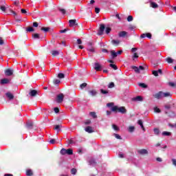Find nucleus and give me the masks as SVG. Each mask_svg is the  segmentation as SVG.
<instances>
[{
	"label": "nucleus",
	"mask_w": 176,
	"mask_h": 176,
	"mask_svg": "<svg viewBox=\"0 0 176 176\" xmlns=\"http://www.w3.org/2000/svg\"><path fill=\"white\" fill-rule=\"evenodd\" d=\"M38 25H39V23H38V22H34L33 23V27H38Z\"/></svg>",
	"instance_id": "nucleus-62"
},
{
	"label": "nucleus",
	"mask_w": 176,
	"mask_h": 176,
	"mask_svg": "<svg viewBox=\"0 0 176 176\" xmlns=\"http://www.w3.org/2000/svg\"><path fill=\"white\" fill-rule=\"evenodd\" d=\"M126 36H127V32L126 31H122L118 33V36L120 38H124Z\"/></svg>",
	"instance_id": "nucleus-15"
},
{
	"label": "nucleus",
	"mask_w": 176,
	"mask_h": 176,
	"mask_svg": "<svg viewBox=\"0 0 176 176\" xmlns=\"http://www.w3.org/2000/svg\"><path fill=\"white\" fill-rule=\"evenodd\" d=\"M6 96L9 100H13V98H14V96H13V94L10 92H7Z\"/></svg>",
	"instance_id": "nucleus-18"
},
{
	"label": "nucleus",
	"mask_w": 176,
	"mask_h": 176,
	"mask_svg": "<svg viewBox=\"0 0 176 176\" xmlns=\"http://www.w3.org/2000/svg\"><path fill=\"white\" fill-rule=\"evenodd\" d=\"M129 133H133L134 131V130H135V127L131 126L129 127Z\"/></svg>",
	"instance_id": "nucleus-37"
},
{
	"label": "nucleus",
	"mask_w": 176,
	"mask_h": 176,
	"mask_svg": "<svg viewBox=\"0 0 176 176\" xmlns=\"http://www.w3.org/2000/svg\"><path fill=\"white\" fill-rule=\"evenodd\" d=\"M60 127H61L60 125H55V127L54 128V130H56L57 133L60 132Z\"/></svg>",
	"instance_id": "nucleus-36"
},
{
	"label": "nucleus",
	"mask_w": 176,
	"mask_h": 176,
	"mask_svg": "<svg viewBox=\"0 0 176 176\" xmlns=\"http://www.w3.org/2000/svg\"><path fill=\"white\" fill-rule=\"evenodd\" d=\"M33 173H32V170H28L27 171H26V175L27 176H32V175H33Z\"/></svg>",
	"instance_id": "nucleus-34"
},
{
	"label": "nucleus",
	"mask_w": 176,
	"mask_h": 176,
	"mask_svg": "<svg viewBox=\"0 0 176 176\" xmlns=\"http://www.w3.org/2000/svg\"><path fill=\"white\" fill-rule=\"evenodd\" d=\"M113 105H115V103L113 102H109L107 104V107H109V108H111V107H112V108H113Z\"/></svg>",
	"instance_id": "nucleus-46"
},
{
	"label": "nucleus",
	"mask_w": 176,
	"mask_h": 176,
	"mask_svg": "<svg viewBox=\"0 0 176 176\" xmlns=\"http://www.w3.org/2000/svg\"><path fill=\"white\" fill-rule=\"evenodd\" d=\"M97 90L96 89H91L88 91V94L89 97H96L97 96Z\"/></svg>",
	"instance_id": "nucleus-8"
},
{
	"label": "nucleus",
	"mask_w": 176,
	"mask_h": 176,
	"mask_svg": "<svg viewBox=\"0 0 176 176\" xmlns=\"http://www.w3.org/2000/svg\"><path fill=\"white\" fill-rule=\"evenodd\" d=\"M94 69L96 71H101L102 69V66L96 62L94 63Z\"/></svg>",
	"instance_id": "nucleus-13"
},
{
	"label": "nucleus",
	"mask_w": 176,
	"mask_h": 176,
	"mask_svg": "<svg viewBox=\"0 0 176 176\" xmlns=\"http://www.w3.org/2000/svg\"><path fill=\"white\" fill-rule=\"evenodd\" d=\"M152 74H153V75H154V76H159V73H158V72L156 71V70H153V71L152 72Z\"/></svg>",
	"instance_id": "nucleus-47"
},
{
	"label": "nucleus",
	"mask_w": 176,
	"mask_h": 176,
	"mask_svg": "<svg viewBox=\"0 0 176 176\" xmlns=\"http://www.w3.org/2000/svg\"><path fill=\"white\" fill-rule=\"evenodd\" d=\"M100 9L98 8H95V12H96V14L100 13Z\"/></svg>",
	"instance_id": "nucleus-61"
},
{
	"label": "nucleus",
	"mask_w": 176,
	"mask_h": 176,
	"mask_svg": "<svg viewBox=\"0 0 176 176\" xmlns=\"http://www.w3.org/2000/svg\"><path fill=\"white\" fill-rule=\"evenodd\" d=\"M58 10L62 14H65L67 13V11L64 8H59Z\"/></svg>",
	"instance_id": "nucleus-39"
},
{
	"label": "nucleus",
	"mask_w": 176,
	"mask_h": 176,
	"mask_svg": "<svg viewBox=\"0 0 176 176\" xmlns=\"http://www.w3.org/2000/svg\"><path fill=\"white\" fill-rule=\"evenodd\" d=\"M10 82V80H9V79L8 78H3L1 80V85H7V83H9Z\"/></svg>",
	"instance_id": "nucleus-20"
},
{
	"label": "nucleus",
	"mask_w": 176,
	"mask_h": 176,
	"mask_svg": "<svg viewBox=\"0 0 176 176\" xmlns=\"http://www.w3.org/2000/svg\"><path fill=\"white\" fill-rule=\"evenodd\" d=\"M104 31H105V25L101 24L99 30L98 31V35H104Z\"/></svg>",
	"instance_id": "nucleus-4"
},
{
	"label": "nucleus",
	"mask_w": 176,
	"mask_h": 176,
	"mask_svg": "<svg viewBox=\"0 0 176 176\" xmlns=\"http://www.w3.org/2000/svg\"><path fill=\"white\" fill-rule=\"evenodd\" d=\"M132 69H133L136 74H140V69L138 67L132 66Z\"/></svg>",
	"instance_id": "nucleus-25"
},
{
	"label": "nucleus",
	"mask_w": 176,
	"mask_h": 176,
	"mask_svg": "<svg viewBox=\"0 0 176 176\" xmlns=\"http://www.w3.org/2000/svg\"><path fill=\"white\" fill-rule=\"evenodd\" d=\"M67 31H69V29L66 28V29L62 30L60 31V34H65V32H67Z\"/></svg>",
	"instance_id": "nucleus-53"
},
{
	"label": "nucleus",
	"mask_w": 176,
	"mask_h": 176,
	"mask_svg": "<svg viewBox=\"0 0 176 176\" xmlns=\"http://www.w3.org/2000/svg\"><path fill=\"white\" fill-rule=\"evenodd\" d=\"M172 162H173V166H176V160L175 159H172Z\"/></svg>",
	"instance_id": "nucleus-64"
},
{
	"label": "nucleus",
	"mask_w": 176,
	"mask_h": 176,
	"mask_svg": "<svg viewBox=\"0 0 176 176\" xmlns=\"http://www.w3.org/2000/svg\"><path fill=\"white\" fill-rule=\"evenodd\" d=\"M111 110L112 111V112H115L116 113H117V112H119L120 113H127V109H126V107H118V106H113V107H111Z\"/></svg>",
	"instance_id": "nucleus-1"
},
{
	"label": "nucleus",
	"mask_w": 176,
	"mask_h": 176,
	"mask_svg": "<svg viewBox=\"0 0 176 176\" xmlns=\"http://www.w3.org/2000/svg\"><path fill=\"white\" fill-rule=\"evenodd\" d=\"M10 12H11V13H12V14H14V18L16 19V21H21V16L18 15L17 13L14 11H13V10L10 9Z\"/></svg>",
	"instance_id": "nucleus-5"
},
{
	"label": "nucleus",
	"mask_w": 176,
	"mask_h": 176,
	"mask_svg": "<svg viewBox=\"0 0 176 176\" xmlns=\"http://www.w3.org/2000/svg\"><path fill=\"white\" fill-rule=\"evenodd\" d=\"M138 153H139V155H148V150L143 148V149H140L138 151Z\"/></svg>",
	"instance_id": "nucleus-14"
},
{
	"label": "nucleus",
	"mask_w": 176,
	"mask_h": 176,
	"mask_svg": "<svg viewBox=\"0 0 176 176\" xmlns=\"http://www.w3.org/2000/svg\"><path fill=\"white\" fill-rule=\"evenodd\" d=\"M109 67H111V68H113V69H114L115 71H116L118 69V66H116V65H115V64L111 63L109 65Z\"/></svg>",
	"instance_id": "nucleus-32"
},
{
	"label": "nucleus",
	"mask_w": 176,
	"mask_h": 176,
	"mask_svg": "<svg viewBox=\"0 0 176 176\" xmlns=\"http://www.w3.org/2000/svg\"><path fill=\"white\" fill-rule=\"evenodd\" d=\"M56 101L58 104H60V102H63L64 101V94H60L56 97Z\"/></svg>",
	"instance_id": "nucleus-7"
},
{
	"label": "nucleus",
	"mask_w": 176,
	"mask_h": 176,
	"mask_svg": "<svg viewBox=\"0 0 176 176\" xmlns=\"http://www.w3.org/2000/svg\"><path fill=\"white\" fill-rule=\"evenodd\" d=\"M162 135H166L168 137V136L171 135V133L167 132V131H164V132H162Z\"/></svg>",
	"instance_id": "nucleus-43"
},
{
	"label": "nucleus",
	"mask_w": 176,
	"mask_h": 176,
	"mask_svg": "<svg viewBox=\"0 0 176 176\" xmlns=\"http://www.w3.org/2000/svg\"><path fill=\"white\" fill-rule=\"evenodd\" d=\"M170 96H171V94H170V92L164 93L163 91H159L158 93L153 95V97L155 98H157V100H160V98L170 97Z\"/></svg>",
	"instance_id": "nucleus-2"
},
{
	"label": "nucleus",
	"mask_w": 176,
	"mask_h": 176,
	"mask_svg": "<svg viewBox=\"0 0 176 176\" xmlns=\"http://www.w3.org/2000/svg\"><path fill=\"white\" fill-rule=\"evenodd\" d=\"M60 82H61V81L58 79H54V80H53V83L55 85H58L60 83Z\"/></svg>",
	"instance_id": "nucleus-45"
},
{
	"label": "nucleus",
	"mask_w": 176,
	"mask_h": 176,
	"mask_svg": "<svg viewBox=\"0 0 176 176\" xmlns=\"http://www.w3.org/2000/svg\"><path fill=\"white\" fill-rule=\"evenodd\" d=\"M85 131L86 133H89V134H91V133H94V129L93 126H87L85 129Z\"/></svg>",
	"instance_id": "nucleus-11"
},
{
	"label": "nucleus",
	"mask_w": 176,
	"mask_h": 176,
	"mask_svg": "<svg viewBox=\"0 0 176 176\" xmlns=\"http://www.w3.org/2000/svg\"><path fill=\"white\" fill-rule=\"evenodd\" d=\"M56 143V140L55 139H52L50 141V144H55Z\"/></svg>",
	"instance_id": "nucleus-63"
},
{
	"label": "nucleus",
	"mask_w": 176,
	"mask_h": 176,
	"mask_svg": "<svg viewBox=\"0 0 176 176\" xmlns=\"http://www.w3.org/2000/svg\"><path fill=\"white\" fill-rule=\"evenodd\" d=\"M26 31H28V32H34V31H35V30L32 27H28L26 29Z\"/></svg>",
	"instance_id": "nucleus-33"
},
{
	"label": "nucleus",
	"mask_w": 176,
	"mask_h": 176,
	"mask_svg": "<svg viewBox=\"0 0 176 176\" xmlns=\"http://www.w3.org/2000/svg\"><path fill=\"white\" fill-rule=\"evenodd\" d=\"M88 52H91V53H94V47H91V48L88 49Z\"/></svg>",
	"instance_id": "nucleus-58"
},
{
	"label": "nucleus",
	"mask_w": 176,
	"mask_h": 176,
	"mask_svg": "<svg viewBox=\"0 0 176 176\" xmlns=\"http://www.w3.org/2000/svg\"><path fill=\"white\" fill-rule=\"evenodd\" d=\"M165 61L168 64H173L174 63V59L171 58L170 57H168L165 59Z\"/></svg>",
	"instance_id": "nucleus-24"
},
{
	"label": "nucleus",
	"mask_w": 176,
	"mask_h": 176,
	"mask_svg": "<svg viewBox=\"0 0 176 176\" xmlns=\"http://www.w3.org/2000/svg\"><path fill=\"white\" fill-rule=\"evenodd\" d=\"M113 129H114V130H116V131H118V130H119V127H118V126H116V125H115V124H113Z\"/></svg>",
	"instance_id": "nucleus-55"
},
{
	"label": "nucleus",
	"mask_w": 176,
	"mask_h": 176,
	"mask_svg": "<svg viewBox=\"0 0 176 176\" xmlns=\"http://www.w3.org/2000/svg\"><path fill=\"white\" fill-rule=\"evenodd\" d=\"M54 111L55 113H58V112H60V109H58V107H54Z\"/></svg>",
	"instance_id": "nucleus-54"
},
{
	"label": "nucleus",
	"mask_w": 176,
	"mask_h": 176,
	"mask_svg": "<svg viewBox=\"0 0 176 176\" xmlns=\"http://www.w3.org/2000/svg\"><path fill=\"white\" fill-rule=\"evenodd\" d=\"M58 78H59V79H64V78H65V74L63 73H59L58 74Z\"/></svg>",
	"instance_id": "nucleus-30"
},
{
	"label": "nucleus",
	"mask_w": 176,
	"mask_h": 176,
	"mask_svg": "<svg viewBox=\"0 0 176 176\" xmlns=\"http://www.w3.org/2000/svg\"><path fill=\"white\" fill-rule=\"evenodd\" d=\"M154 111L156 112L157 113H160V112H162V111L160 110V109L157 108V107H155L154 108Z\"/></svg>",
	"instance_id": "nucleus-48"
},
{
	"label": "nucleus",
	"mask_w": 176,
	"mask_h": 176,
	"mask_svg": "<svg viewBox=\"0 0 176 176\" xmlns=\"http://www.w3.org/2000/svg\"><path fill=\"white\" fill-rule=\"evenodd\" d=\"M52 54L54 57H56V56H58V54H60V52L57 50H53L52 52Z\"/></svg>",
	"instance_id": "nucleus-26"
},
{
	"label": "nucleus",
	"mask_w": 176,
	"mask_h": 176,
	"mask_svg": "<svg viewBox=\"0 0 176 176\" xmlns=\"http://www.w3.org/2000/svg\"><path fill=\"white\" fill-rule=\"evenodd\" d=\"M21 13H22L23 14H27V10L21 9Z\"/></svg>",
	"instance_id": "nucleus-57"
},
{
	"label": "nucleus",
	"mask_w": 176,
	"mask_h": 176,
	"mask_svg": "<svg viewBox=\"0 0 176 176\" xmlns=\"http://www.w3.org/2000/svg\"><path fill=\"white\" fill-rule=\"evenodd\" d=\"M87 86V83L83 82L82 84H81L80 85V87L81 90H83V89H85V87H86Z\"/></svg>",
	"instance_id": "nucleus-38"
},
{
	"label": "nucleus",
	"mask_w": 176,
	"mask_h": 176,
	"mask_svg": "<svg viewBox=\"0 0 176 176\" xmlns=\"http://www.w3.org/2000/svg\"><path fill=\"white\" fill-rule=\"evenodd\" d=\"M111 54V56L113 57V58H116L117 56V54H116V52H115V50H111L110 52Z\"/></svg>",
	"instance_id": "nucleus-28"
},
{
	"label": "nucleus",
	"mask_w": 176,
	"mask_h": 176,
	"mask_svg": "<svg viewBox=\"0 0 176 176\" xmlns=\"http://www.w3.org/2000/svg\"><path fill=\"white\" fill-rule=\"evenodd\" d=\"M30 96H31V97H35V96H36V94H38V91L35 90V89H32L30 91V92L29 93Z\"/></svg>",
	"instance_id": "nucleus-17"
},
{
	"label": "nucleus",
	"mask_w": 176,
	"mask_h": 176,
	"mask_svg": "<svg viewBox=\"0 0 176 176\" xmlns=\"http://www.w3.org/2000/svg\"><path fill=\"white\" fill-rule=\"evenodd\" d=\"M71 173L73 175H75V174H76V173H78V170H76V168H72L71 170Z\"/></svg>",
	"instance_id": "nucleus-44"
},
{
	"label": "nucleus",
	"mask_w": 176,
	"mask_h": 176,
	"mask_svg": "<svg viewBox=\"0 0 176 176\" xmlns=\"http://www.w3.org/2000/svg\"><path fill=\"white\" fill-rule=\"evenodd\" d=\"M151 8H153V9H156V8L159 7V6L155 2H151Z\"/></svg>",
	"instance_id": "nucleus-31"
},
{
	"label": "nucleus",
	"mask_w": 176,
	"mask_h": 176,
	"mask_svg": "<svg viewBox=\"0 0 176 176\" xmlns=\"http://www.w3.org/2000/svg\"><path fill=\"white\" fill-rule=\"evenodd\" d=\"M138 54H137L136 52H135L134 54H133V58H138Z\"/></svg>",
	"instance_id": "nucleus-60"
},
{
	"label": "nucleus",
	"mask_w": 176,
	"mask_h": 176,
	"mask_svg": "<svg viewBox=\"0 0 176 176\" xmlns=\"http://www.w3.org/2000/svg\"><path fill=\"white\" fill-rule=\"evenodd\" d=\"M26 126L28 130H36V126H35L32 122H28L26 124Z\"/></svg>",
	"instance_id": "nucleus-6"
},
{
	"label": "nucleus",
	"mask_w": 176,
	"mask_h": 176,
	"mask_svg": "<svg viewBox=\"0 0 176 176\" xmlns=\"http://www.w3.org/2000/svg\"><path fill=\"white\" fill-rule=\"evenodd\" d=\"M143 100H144V98H142V96H140L132 98V101H135V102H138V101L141 102Z\"/></svg>",
	"instance_id": "nucleus-16"
},
{
	"label": "nucleus",
	"mask_w": 176,
	"mask_h": 176,
	"mask_svg": "<svg viewBox=\"0 0 176 176\" xmlns=\"http://www.w3.org/2000/svg\"><path fill=\"white\" fill-rule=\"evenodd\" d=\"M139 86L143 89H146V87H148V85H146L145 83H139Z\"/></svg>",
	"instance_id": "nucleus-40"
},
{
	"label": "nucleus",
	"mask_w": 176,
	"mask_h": 176,
	"mask_svg": "<svg viewBox=\"0 0 176 176\" xmlns=\"http://www.w3.org/2000/svg\"><path fill=\"white\" fill-rule=\"evenodd\" d=\"M114 136L116 138H117V140H122V137L118 133H114Z\"/></svg>",
	"instance_id": "nucleus-50"
},
{
	"label": "nucleus",
	"mask_w": 176,
	"mask_h": 176,
	"mask_svg": "<svg viewBox=\"0 0 176 176\" xmlns=\"http://www.w3.org/2000/svg\"><path fill=\"white\" fill-rule=\"evenodd\" d=\"M77 45H82V40L80 38L77 39Z\"/></svg>",
	"instance_id": "nucleus-59"
},
{
	"label": "nucleus",
	"mask_w": 176,
	"mask_h": 176,
	"mask_svg": "<svg viewBox=\"0 0 176 176\" xmlns=\"http://www.w3.org/2000/svg\"><path fill=\"white\" fill-rule=\"evenodd\" d=\"M154 133L156 135H159V134L160 133V131L159 130V129L155 128L154 129Z\"/></svg>",
	"instance_id": "nucleus-41"
},
{
	"label": "nucleus",
	"mask_w": 176,
	"mask_h": 176,
	"mask_svg": "<svg viewBox=\"0 0 176 176\" xmlns=\"http://www.w3.org/2000/svg\"><path fill=\"white\" fill-rule=\"evenodd\" d=\"M6 9L7 8H6L5 6H0V10H1V12H3V13L6 12Z\"/></svg>",
	"instance_id": "nucleus-35"
},
{
	"label": "nucleus",
	"mask_w": 176,
	"mask_h": 176,
	"mask_svg": "<svg viewBox=\"0 0 176 176\" xmlns=\"http://www.w3.org/2000/svg\"><path fill=\"white\" fill-rule=\"evenodd\" d=\"M111 43L114 45V46H119V44L120 43V41L119 40H112Z\"/></svg>",
	"instance_id": "nucleus-22"
},
{
	"label": "nucleus",
	"mask_w": 176,
	"mask_h": 176,
	"mask_svg": "<svg viewBox=\"0 0 176 176\" xmlns=\"http://www.w3.org/2000/svg\"><path fill=\"white\" fill-rule=\"evenodd\" d=\"M152 64H153L154 68H156V67L159 66V64H160V60H153L152 62Z\"/></svg>",
	"instance_id": "nucleus-21"
},
{
	"label": "nucleus",
	"mask_w": 176,
	"mask_h": 176,
	"mask_svg": "<svg viewBox=\"0 0 176 176\" xmlns=\"http://www.w3.org/2000/svg\"><path fill=\"white\" fill-rule=\"evenodd\" d=\"M90 116L93 117L94 119H97V114L94 111L89 113Z\"/></svg>",
	"instance_id": "nucleus-27"
},
{
	"label": "nucleus",
	"mask_w": 176,
	"mask_h": 176,
	"mask_svg": "<svg viewBox=\"0 0 176 176\" xmlns=\"http://www.w3.org/2000/svg\"><path fill=\"white\" fill-rule=\"evenodd\" d=\"M60 155H74V150L72 148H62L60 151Z\"/></svg>",
	"instance_id": "nucleus-3"
},
{
	"label": "nucleus",
	"mask_w": 176,
	"mask_h": 176,
	"mask_svg": "<svg viewBox=\"0 0 176 176\" xmlns=\"http://www.w3.org/2000/svg\"><path fill=\"white\" fill-rule=\"evenodd\" d=\"M109 89H113V87H115V83L113 82H111L108 85Z\"/></svg>",
	"instance_id": "nucleus-42"
},
{
	"label": "nucleus",
	"mask_w": 176,
	"mask_h": 176,
	"mask_svg": "<svg viewBox=\"0 0 176 176\" xmlns=\"http://www.w3.org/2000/svg\"><path fill=\"white\" fill-rule=\"evenodd\" d=\"M32 39H40L41 36L38 33H34L32 34Z\"/></svg>",
	"instance_id": "nucleus-19"
},
{
	"label": "nucleus",
	"mask_w": 176,
	"mask_h": 176,
	"mask_svg": "<svg viewBox=\"0 0 176 176\" xmlns=\"http://www.w3.org/2000/svg\"><path fill=\"white\" fill-rule=\"evenodd\" d=\"M85 126H88V124H90L91 123V120H88L86 122H84Z\"/></svg>",
	"instance_id": "nucleus-56"
},
{
	"label": "nucleus",
	"mask_w": 176,
	"mask_h": 176,
	"mask_svg": "<svg viewBox=\"0 0 176 176\" xmlns=\"http://www.w3.org/2000/svg\"><path fill=\"white\" fill-rule=\"evenodd\" d=\"M112 31V29L111 28H106L105 32L106 34H109Z\"/></svg>",
	"instance_id": "nucleus-49"
},
{
	"label": "nucleus",
	"mask_w": 176,
	"mask_h": 176,
	"mask_svg": "<svg viewBox=\"0 0 176 176\" xmlns=\"http://www.w3.org/2000/svg\"><path fill=\"white\" fill-rule=\"evenodd\" d=\"M4 74H5L6 76H12V75H13V69H6L4 71Z\"/></svg>",
	"instance_id": "nucleus-9"
},
{
	"label": "nucleus",
	"mask_w": 176,
	"mask_h": 176,
	"mask_svg": "<svg viewBox=\"0 0 176 176\" xmlns=\"http://www.w3.org/2000/svg\"><path fill=\"white\" fill-rule=\"evenodd\" d=\"M140 38L144 39V38H148V39H152V34L151 33H144L140 35Z\"/></svg>",
	"instance_id": "nucleus-10"
},
{
	"label": "nucleus",
	"mask_w": 176,
	"mask_h": 176,
	"mask_svg": "<svg viewBox=\"0 0 176 176\" xmlns=\"http://www.w3.org/2000/svg\"><path fill=\"white\" fill-rule=\"evenodd\" d=\"M133 16L129 15V16L127 17V21L130 22V21H133Z\"/></svg>",
	"instance_id": "nucleus-51"
},
{
	"label": "nucleus",
	"mask_w": 176,
	"mask_h": 176,
	"mask_svg": "<svg viewBox=\"0 0 176 176\" xmlns=\"http://www.w3.org/2000/svg\"><path fill=\"white\" fill-rule=\"evenodd\" d=\"M138 124L140 126V127L142 129L143 131H145V127H144V124L142 121V120H139L138 121Z\"/></svg>",
	"instance_id": "nucleus-23"
},
{
	"label": "nucleus",
	"mask_w": 176,
	"mask_h": 176,
	"mask_svg": "<svg viewBox=\"0 0 176 176\" xmlns=\"http://www.w3.org/2000/svg\"><path fill=\"white\" fill-rule=\"evenodd\" d=\"M41 30L44 31V32H49V31H50V28L42 27L41 28Z\"/></svg>",
	"instance_id": "nucleus-29"
},
{
	"label": "nucleus",
	"mask_w": 176,
	"mask_h": 176,
	"mask_svg": "<svg viewBox=\"0 0 176 176\" xmlns=\"http://www.w3.org/2000/svg\"><path fill=\"white\" fill-rule=\"evenodd\" d=\"M74 25H78V23H76V19H70L69 21V27H74Z\"/></svg>",
	"instance_id": "nucleus-12"
},
{
	"label": "nucleus",
	"mask_w": 176,
	"mask_h": 176,
	"mask_svg": "<svg viewBox=\"0 0 176 176\" xmlns=\"http://www.w3.org/2000/svg\"><path fill=\"white\" fill-rule=\"evenodd\" d=\"M100 93H102V94H108V91L101 89Z\"/></svg>",
	"instance_id": "nucleus-52"
}]
</instances>
